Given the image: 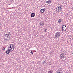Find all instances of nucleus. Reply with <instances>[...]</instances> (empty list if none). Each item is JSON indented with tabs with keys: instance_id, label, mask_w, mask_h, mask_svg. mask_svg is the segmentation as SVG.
Masks as SVG:
<instances>
[{
	"instance_id": "nucleus-1",
	"label": "nucleus",
	"mask_w": 73,
	"mask_h": 73,
	"mask_svg": "<svg viewBox=\"0 0 73 73\" xmlns=\"http://www.w3.org/2000/svg\"><path fill=\"white\" fill-rule=\"evenodd\" d=\"M11 35V33L9 32L7 33L4 36V40H7V41H8L9 40V38H10V36Z\"/></svg>"
},
{
	"instance_id": "nucleus-2",
	"label": "nucleus",
	"mask_w": 73,
	"mask_h": 73,
	"mask_svg": "<svg viewBox=\"0 0 73 73\" xmlns=\"http://www.w3.org/2000/svg\"><path fill=\"white\" fill-rule=\"evenodd\" d=\"M62 6L61 5L60 6H58L56 8V12L59 13V12H61L62 11V8H61Z\"/></svg>"
},
{
	"instance_id": "nucleus-3",
	"label": "nucleus",
	"mask_w": 73,
	"mask_h": 73,
	"mask_svg": "<svg viewBox=\"0 0 73 73\" xmlns=\"http://www.w3.org/2000/svg\"><path fill=\"white\" fill-rule=\"evenodd\" d=\"M62 30L64 32H65L66 31V25H63L62 26Z\"/></svg>"
},
{
	"instance_id": "nucleus-4",
	"label": "nucleus",
	"mask_w": 73,
	"mask_h": 73,
	"mask_svg": "<svg viewBox=\"0 0 73 73\" xmlns=\"http://www.w3.org/2000/svg\"><path fill=\"white\" fill-rule=\"evenodd\" d=\"M61 35V33L60 32H57L55 34V36L56 37L58 38L59 37H60V35Z\"/></svg>"
},
{
	"instance_id": "nucleus-5",
	"label": "nucleus",
	"mask_w": 73,
	"mask_h": 73,
	"mask_svg": "<svg viewBox=\"0 0 73 73\" xmlns=\"http://www.w3.org/2000/svg\"><path fill=\"white\" fill-rule=\"evenodd\" d=\"M13 47H14V45L13 44H11L8 46V49H12Z\"/></svg>"
},
{
	"instance_id": "nucleus-6",
	"label": "nucleus",
	"mask_w": 73,
	"mask_h": 73,
	"mask_svg": "<svg viewBox=\"0 0 73 73\" xmlns=\"http://www.w3.org/2000/svg\"><path fill=\"white\" fill-rule=\"evenodd\" d=\"M60 57H62V58L64 59V58H65V57H64V53H62L60 54Z\"/></svg>"
},
{
	"instance_id": "nucleus-7",
	"label": "nucleus",
	"mask_w": 73,
	"mask_h": 73,
	"mask_svg": "<svg viewBox=\"0 0 73 73\" xmlns=\"http://www.w3.org/2000/svg\"><path fill=\"white\" fill-rule=\"evenodd\" d=\"M51 1L52 0H49L46 2V3H47V4H50V3H51Z\"/></svg>"
},
{
	"instance_id": "nucleus-8",
	"label": "nucleus",
	"mask_w": 73,
	"mask_h": 73,
	"mask_svg": "<svg viewBox=\"0 0 73 73\" xmlns=\"http://www.w3.org/2000/svg\"><path fill=\"white\" fill-rule=\"evenodd\" d=\"M35 16V14L34 13H32L31 14V17H33Z\"/></svg>"
},
{
	"instance_id": "nucleus-9",
	"label": "nucleus",
	"mask_w": 73,
	"mask_h": 73,
	"mask_svg": "<svg viewBox=\"0 0 73 73\" xmlns=\"http://www.w3.org/2000/svg\"><path fill=\"white\" fill-rule=\"evenodd\" d=\"M15 49V47H13L11 49L8 48V50H10V52H12Z\"/></svg>"
},
{
	"instance_id": "nucleus-10",
	"label": "nucleus",
	"mask_w": 73,
	"mask_h": 73,
	"mask_svg": "<svg viewBox=\"0 0 73 73\" xmlns=\"http://www.w3.org/2000/svg\"><path fill=\"white\" fill-rule=\"evenodd\" d=\"M44 24V23L42 22H41L40 23V26H41V27H42Z\"/></svg>"
},
{
	"instance_id": "nucleus-11",
	"label": "nucleus",
	"mask_w": 73,
	"mask_h": 73,
	"mask_svg": "<svg viewBox=\"0 0 73 73\" xmlns=\"http://www.w3.org/2000/svg\"><path fill=\"white\" fill-rule=\"evenodd\" d=\"M45 11V10L44 9H42L40 10V12H41V13H44Z\"/></svg>"
},
{
	"instance_id": "nucleus-12",
	"label": "nucleus",
	"mask_w": 73,
	"mask_h": 73,
	"mask_svg": "<svg viewBox=\"0 0 73 73\" xmlns=\"http://www.w3.org/2000/svg\"><path fill=\"white\" fill-rule=\"evenodd\" d=\"M6 53V54H9V53H10V52H9V51L8 50H7L5 52Z\"/></svg>"
},
{
	"instance_id": "nucleus-13",
	"label": "nucleus",
	"mask_w": 73,
	"mask_h": 73,
	"mask_svg": "<svg viewBox=\"0 0 73 73\" xmlns=\"http://www.w3.org/2000/svg\"><path fill=\"white\" fill-rule=\"evenodd\" d=\"M48 29L47 28H46L44 30V32H47V31H46Z\"/></svg>"
},
{
	"instance_id": "nucleus-14",
	"label": "nucleus",
	"mask_w": 73,
	"mask_h": 73,
	"mask_svg": "<svg viewBox=\"0 0 73 73\" xmlns=\"http://www.w3.org/2000/svg\"><path fill=\"white\" fill-rule=\"evenodd\" d=\"M61 19H60L58 21V22L59 23H60V22H61Z\"/></svg>"
},
{
	"instance_id": "nucleus-15",
	"label": "nucleus",
	"mask_w": 73,
	"mask_h": 73,
	"mask_svg": "<svg viewBox=\"0 0 73 73\" xmlns=\"http://www.w3.org/2000/svg\"><path fill=\"white\" fill-rule=\"evenodd\" d=\"M5 48L4 47H3L2 48V49L3 50H4Z\"/></svg>"
},
{
	"instance_id": "nucleus-16",
	"label": "nucleus",
	"mask_w": 73,
	"mask_h": 73,
	"mask_svg": "<svg viewBox=\"0 0 73 73\" xmlns=\"http://www.w3.org/2000/svg\"><path fill=\"white\" fill-rule=\"evenodd\" d=\"M48 73H52V72L51 71H49Z\"/></svg>"
},
{
	"instance_id": "nucleus-17",
	"label": "nucleus",
	"mask_w": 73,
	"mask_h": 73,
	"mask_svg": "<svg viewBox=\"0 0 73 73\" xmlns=\"http://www.w3.org/2000/svg\"><path fill=\"white\" fill-rule=\"evenodd\" d=\"M46 62H45V61H44L43 62V65H44V64H45V63Z\"/></svg>"
},
{
	"instance_id": "nucleus-18",
	"label": "nucleus",
	"mask_w": 73,
	"mask_h": 73,
	"mask_svg": "<svg viewBox=\"0 0 73 73\" xmlns=\"http://www.w3.org/2000/svg\"><path fill=\"white\" fill-rule=\"evenodd\" d=\"M57 73H62V72H60L59 71H57Z\"/></svg>"
},
{
	"instance_id": "nucleus-19",
	"label": "nucleus",
	"mask_w": 73,
	"mask_h": 73,
	"mask_svg": "<svg viewBox=\"0 0 73 73\" xmlns=\"http://www.w3.org/2000/svg\"><path fill=\"white\" fill-rule=\"evenodd\" d=\"M31 53V54H33V52L32 51H31L30 52Z\"/></svg>"
},
{
	"instance_id": "nucleus-20",
	"label": "nucleus",
	"mask_w": 73,
	"mask_h": 73,
	"mask_svg": "<svg viewBox=\"0 0 73 73\" xmlns=\"http://www.w3.org/2000/svg\"><path fill=\"white\" fill-rule=\"evenodd\" d=\"M8 50L9 52H11L10 50Z\"/></svg>"
},
{
	"instance_id": "nucleus-21",
	"label": "nucleus",
	"mask_w": 73,
	"mask_h": 73,
	"mask_svg": "<svg viewBox=\"0 0 73 73\" xmlns=\"http://www.w3.org/2000/svg\"><path fill=\"white\" fill-rule=\"evenodd\" d=\"M57 71H59V72H61V71H60V70H58Z\"/></svg>"
},
{
	"instance_id": "nucleus-22",
	"label": "nucleus",
	"mask_w": 73,
	"mask_h": 73,
	"mask_svg": "<svg viewBox=\"0 0 73 73\" xmlns=\"http://www.w3.org/2000/svg\"><path fill=\"white\" fill-rule=\"evenodd\" d=\"M13 0H11V1H13Z\"/></svg>"
},
{
	"instance_id": "nucleus-23",
	"label": "nucleus",
	"mask_w": 73,
	"mask_h": 73,
	"mask_svg": "<svg viewBox=\"0 0 73 73\" xmlns=\"http://www.w3.org/2000/svg\"><path fill=\"white\" fill-rule=\"evenodd\" d=\"M60 58V59H62V58Z\"/></svg>"
},
{
	"instance_id": "nucleus-24",
	"label": "nucleus",
	"mask_w": 73,
	"mask_h": 73,
	"mask_svg": "<svg viewBox=\"0 0 73 73\" xmlns=\"http://www.w3.org/2000/svg\"><path fill=\"white\" fill-rule=\"evenodd\" d=\"M0 60H1V59L0 58Z\"/></svg>"
},
{
	"instance_id": "nucleus-25",
	"label": "nucleus",
	"mask_w": 73,
	"mask_h": 73,
	"mask_svg": "<svg viewBox=\"0 0 73 73\" xmlns=\"http://www.w3.org/2000/svg\"><path fill=\"white\" fill-rule=\"evenodd\" d=\"M49 65H50V64H49Z\"/></svg>"
},
{
	"instance_id": "nucleus-26",
	"label": "nucleus",
	"mask_w": 73,
	"mask_h": 73,
	"mask_svg": "<svg viewBox=\"0 0 73 73\" xmlns=\"http://www.w3.org/2000/svg\"><path fill=\"white\" fill-rule=\"evenodd\" d=\"M49 65H50V64H49Z\"/></svg>"
}]
</instances>
